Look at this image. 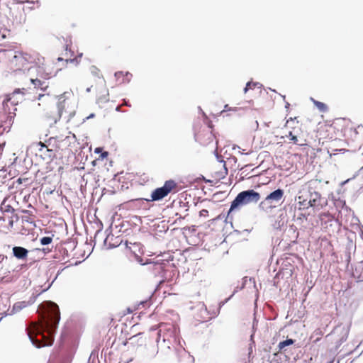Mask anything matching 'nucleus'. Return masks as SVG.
I'll return each mask as SVG.
<instances>
[{"mask_svg":"<svg viewBox=\"0 0 363 363\" xmlns=\"http://www.w3.org/2000/svg\"><path fill=\"white\" fill-rule=\"evenodd\" d=\"M43 116L47 122L50 125L56 123L60 121L62 116L60 112H58L57 110H55L54 108L52 110L45 111Z\"/></svg>","mask_w":363,"mask_h":363,"instance_id":"nucleus-15","label":"nucleus"},{"mask_svg":"<svg viewBox=\"0 0 363 363\" xmlns=\"http://www.w3.org/2000/svg\"><path fill=\"white\" fill-rule=\"evenodd\" d=\"M30 82L34 85L36 89H40L43 91H46L49 87V83L45 81H42L39 79H30Z\"/></svg>","mask_w":363,"mask_h":363,"instance_id":"nucleus-18","label":"nucleus"},{"mask_svg":"<svg viewBox=\"0 0 363 363\" xmlns=\"http://www.w3.org/2000/svg\"><path fill=\"white\" fill-rule=\"evenodd\" d=\"M255 86V84H254V83L252 84L251 82H247L246 84V86L244 89V92L246 93L248 91V89H252V86Z\"/></svg>","mask_w":363,"mask_h":363,"instance_id":"nucleus-30","label":"nucleus"},{"mask_svg":"<svg viewBox=\"0 0 363 363\" xmlns=\"http://www.w3.org/2000/svg\"><path fill=\"white\" fill-rule=\"evenodd\" d=\"M284 190L278 189L271 192L267 197L259 204V208L264 211L274 208L278 206L281 200L284 197Z\"/></svg>","mask_w":363,"mask_h":363,"instance_id":"nucleus-9","label":"nucleus"},{"mask_svg":"<svg viewBox=\"0 0 363 363\" xmlns=\"http://www.w3.org/2000/svg\"><path fill=\"white\" fill-rule=\"evenodd\" d=\"M60 319L58 306L51 301L45 303L43 315V323H31L27 328L28 335L36 347L52 345V333L55 332Z\"/></svg>","mask_w":363,"mask_h":363,"instance_id":"nucleus-1","label":"nucleus"},{"mask_svg":"<svg viewBox=\"0 0 363 363\" xmlns=\"http://www.w3.org/2000/svg\"><path fill=\"white\" fill-rule=\"evenodd\" d=\"M350 125V121L345 118H338L333 121L326 122L318 129L320 138L325 140H340L345 138Z\"/></svg>","mask_w":363,"mask_h":363,"instance_id":"nucleus-3","label":"nucleus"},{"mask_svg":"<svg viewBox=\"0 0 363 363\" xmlns=\"http://www.w3.org/2000/svg\"><path fill=\"white\" fill-rule=\"evenodd\" d=\"M196 140L202 145H208L214 140V136L209 130H203L196 135Z\"/></svg>","mask_w":363,"mask_h":363,"instance_id":"nucleus-13","label":"nucleus"},{"mask_svg":"<svg viewBox=\"0 0 363 363\" xmlns=\"http://www.w3.org/2000/svg\"><path fill=\"white\" fill-rule=\"evenodd\" d=\"M160 330L156 339L151 338L144 333H138L130 340L137 349H140L142 353L147 357H153L157 353L155 342L162 336L164 347L171 350L179 344V329L173 324L162 323L159 325Z\"/></svg>","mask_w":363,"mask_h":363,"instance_id":"nucleus-2","label":"nucleus"},{"mask_svg":"<svg viewBox=\"0 0 363 363\" xmlns=\"http://www.w3.org/2000/svg\"><path fill=\"white\" fill-rule=\"evenodd\" d=\"M21 212L26 215V216L23 217V219L26 221H28L30 220V217L33 216L32 212L28 210H22Z\"/></svg>","mask_w":363,"mask_h":363,"instance_id":"nucleus-27","label":"nucleus"},{"mask_svg":"<svg viewBox=\"0 0 363 363\" xmlns=\"http://www.w3.org/2000/svg\"><path fill=\"white\" fill-rule=\"evenodd\" d=\"M28 55H30V66L31 67H35V69H38V67L43 65V63L46 61L45 58L38 52H34L28 53Z\"/></svg>","mask_w":363,"mask_h":363,"instance_id":"nucleus-14","label":"nucleus"},{"mask_svg":"<svg viewBox=\"0 0 363 363\" xmlns=\"http://www.w3.org/2000/svg\"><path fill=\"white\" fill-rule=\"evenodd\" d=\"M59 69L55 68V63L52 61L46 60L43 65L36 69V72L40 77L49 79L55 76Z\"/></svg>","mask_w":363,"mask_h":363,"instance_id":"nucleus-10","label":"nucleus"},{"mask_svg":"<svg viewBox=\"0 0 363 363\" xmlns=\"http://www.w3.org/2000/svg\"><path fill=\"white\" fill-rule=\"evenodd\" d=\"M130 74L128 72H125L124 74L123 72L119 71L115 73V76L117 78L118 80H120L121 79V82H124L123 77H128Z\"/></svg>","mask_w":363,"mask_h":363,"instance_id":"nucleus-24","label":"nucleus"},{"mask_svg":"<svg viewBox=\"0 0 363 363\" xmlns=\"http://www.w3.org/2000/svg\"><path fill=\"white\" fill-rule=\"evenodd\" d=\"M52 238L51 237H43L40 239V243L43 245H46L52 242Z\"/></svg>","mask_w":363,"mask_h":363,"instance_id":"nucleus-26","label":"nucleus"},{"mask_svg":"<svg viewBox=\"0 0 363 363\" xmlns=\"http://www.w3.org/2000/svg\"><path fill=\"white\" fill-rule=\"evenodd\" d=\"M294 343V340L293 339H287L286 340L281 341L279 343L278 347L279 350H282L285 347L291 345Z\"/></svg>","mask_w":363,"mask_h":363,"instance_id":"nucleus-22","label":"nucleus"},{"mask_svg":"<svg viewBox=\"0 0 363 363\" xmlns=\"http://www.w3.org/2000/svg\"><path fill=\"white\" fill-rule=\"evenodd\" d=\"M178 191V184L172 179L164 182L163 186L155 189L151 194V199H146L147 201H160L166 197L170 193Z\"/></svg>","mask_w":363,"mask_h":363,"instance_id":"nucleus-7","label":"nucleus"},{"mask_svg":"<svg viewBox=\"0 0 363 363\" xmlns=\"http://www.w3.org/2000/svg\"><path fill=\"white\" fill-rule=\"evenodd\" d=\"M27 303L25 301L17 302L13 305V311H18L22 308L26 307Z\"/></svg>","mask_w":363,"mask_h":363,"instance_id":"nucleus-23","label":"nucleus"},{"mask_svg":"<svg viewBox=\"0 0 363 363\" xmlns=\"http://www.w3.org/2000/svg\"><path fill=\"white\" fill-rule=\"evenodd\" d=\"M6 258V256H5L4 255L1 254L0 255V263L2 262Z\"/></svg>","mask_w":363,"mask_h":363,"instance_id":"nucleus-35","label":"nucleus"},{"mask_svg":"<svg viewBox=\"0 0 363 363\" xmlns=\"http://www.w3.org/2000/svg\"><path fill=\"white\" fill-rule=\"evenodd\" d=\"M65 64L67 65L69 63H74L75 65H77L79 64V60L76 57V58H73V59H66L65 60Z\"/></svg>","mask_w":363,"mask_h":363,"instance_id":"nucleus-28","label":"nucleus"},{"mask_svg":"<svg viewBox=\"0 0 363 363\" xmlns=\"http://www.w3.org/2000/svg\"><path fill=\"white\" fill-rule=\"evenodd\" d=\"M71 105V101L69 97L66 96V93L58 96L57 108V110L62 115L63 112L72 113L71 110L69 111Z\"/></svg>","mask_w":363,"mask_h":363,"instance_id":"nucleus-12","label":"nucleus"},{"mask_svg":"<svg viewBox=\"0 0 363 363\" xmlns=\"http://www.w3.org/2000/svg\"><path fill=\"white\" fill-rule=\"evenodd\" d=\"M108 156V152H104L101 155V159H104V158H106Z\"/></svg>","mask_w":363,"mask_h":363,"instance_id":"nucleus-32","label":"nucleus"},{"mask_svg":"<svg viewBox=\"0 0 363 363\" xmlns=\"http://www.w3.org/2000/svg\"><path fill=\"white\" fill-rule=\"evenodd\" d=\"M91 72H94V73H96V74L100 72V71H99V70L96 67H94V66L91 67Z\"/></svg>","mask_w":363,"mask_h":363,"instance_id":"nucleus-33","label":"nucleus"},{"mask_svg":"<svg viewBox=\"0 0 363 363\" xmlns=\"http://www.w3.org/2000/svg\"><path fill=\"white\" fill-rule=\"evenodd\" d=\"M102 148L101 147H96L94 150L95 153H99L101 152Z\"/></svg>","mask_w":363,"mask_h":363,"instance_id":"nucleus-36","label":"nucleus"},{"mask_svg":"<svg viewBox=\"0 0 363 363\" xmlns=\"http://www.w3.org/2000/svg\"><path fill=\"white\" fill-rule=\"evenodd\" d=\"M13 220H11L9 221V225L12 227V226H13Z\"/></svg>","mask_w":363,"mask_h":363,"instance_id":"nucleus-37","label":"nucleus"},{"mask_svg":"<svg viewBox=\"0 0 363 363\" xmlns=\"http://www.w3.org/2000/svg\"><path fill=\"white\" fill-rule=\"evenodd\" d=\"M26 89H16L12 93L6 95L5 99L2 102L3 110L5 114L7 115V119L11 122L16 116L17 110L16 106L23 100V96L18 95L21 93L22 95L25 94Z\"/></svg>","mask_w":363,"mask_h":363,"instance_id":"nucleus-4","label":"nucleus"},{"mask_svg":"<svg viewBox=\"0 0 363 363\" xmlns=\"http://www.w3.org/2000/svg\"><path fill=\"white\" fill-rule=\"evenodd\" d=\"M285 126L290 128L286 137L294 145L303 146L307 145V140L303 135L301 124L296 118H290L286 122Z\"/></svg>","mask_w":363,"mask_h":363,"instance_id":"nucleus-5","label":"nucleus"},{"mask_svg":"<svg viewBox=\"0 0 363 363\" xmlns=\"http://www.w3.org/2000/svg\"><path fill=\"white\" fill-rule=\"evenodd\" d=\"M49 98H50V96L49 94H39L38 97V99L39 101H42L43 99L46 100V99H48Z\"/></svg>","mask_w":363,"mask_h":363,"instance_id":"nucleus-29","label":"nucleus"},{"mask_svg":"<svg viewBox=\"0 0 363 363\" xmlns=\"http://www.w3.org/2000/svg\"><path fill=\"white\" fill-rule=\"evenodd\" d=\"M200 216L206 217L208 216V211L206 209H203L199 212Z\"/></svg>","mask_w":363,"mask_h":363,"instance_id":"nucleus-31","label":"nucleus"},{"mask_svg":"<svg viewBox=\"0 0 363 363\" xmlns=\"http://www.w3.org/2000/svg\"><path fill=\"white\" fill-rule=\"evenodd\" d=\"M30 55L27 52H20L15 55L9 61V68L12 72L26 70L31 68L29 62Z\"/></svg>","mask_w":363,"mask_h":363,"instance_id":"nucleus-8","label":"nucleus"},{"mask_svg":"<svg viewBox=\"0 0 363 363\" xmlns=\"http://www.w3.org/2000/svg\"><path fill=\"white\" fill-rule=\"evenodd\" d=\"M312 101L313 103V104L315 106V107L320 111V112H323V113H325V112H327L328 110V106L323 103V102H320V101H316L313 99H312Z\"/></svg>","mask_w":363,"mask_h":363,"instance_id":"nucleus-20","label":"nucleus"},{"mask_svg":"<svg viewBox=\"0 0 363 363\" xmlns=\"http://www.w3.org/2000/svg\"><path fill=\"white\" fill-rule=\"evenodd\" d=\"M296 199L298 200V204L299 209H308V200L309 199H308V198L306 197L302 194L301 191H300L298 192Z\"/></svg>","mask_w":363,"mask_h":363,"instance_id":"nucleus-17","label":"nucleus"},{"mask_svg":"<svg viewBox=\"0 0 363 363\" xmlns=\"http://www.w3.org/2000/svg\"><path fill=\"white\" fill-rule=\"evenodd\" d=\"M345 138L352 141H363V126L359 125L357 128H353L352 124L350 122V128Z\"/></svg>","mask_w":363,"mask_h":363,"instance_id":"nucleus-11","label":"nucleus"},{"mask_svg":"<svg viewBox=\"0 0 363 363\" xmlns=\"http://www.w3.org/2000/svg\"><path fill=\"white\" fill-rule=\"evenodd\" d=\"M7 199H4L1 204V210L4 212L13 213L14 208L9 204L6 203Z\"/></svg>","mask_w":363,"mask_h":363,"instance_id":"nucleus-21","label":"nucleus"},{"mask_svg":"<svg viewBox=\"0 0 363 363\" xmlns=\"http://www.w3.org/2000/svg\"><path fill=\"white\" fill-rule=\"evenodd\" d=\"M260 199V195L254 190H247L239 193L231 203L228 214L240 206L257 203Z\"/></svg>","mask_w":363,"mask_h":363,"instance_id":"nucleus-6","label":"nucleus"},{"mask_svg":"<svg viewBox=\"0 0 363 363\" xmlns=\"http://www.w3.org/2000/svg\"><path fill=\"white\" fill-rule=\"evenodd\" d=\"M321 195L318 192H313L311 194V198L308 200V208H318L319 206L322 207L320 204L321 201Z\"/></svg>","mask_w":363,"mask_h":363,"instance_id":"nucleus-16","label":"nucleus"},{"mask_svg":"<svg viewBox=\"0 0 363 363\" xmlns=\"http://www.w3.org/2000/svg\"><path fill=\"white\" fill-rule=\"evenodd\" d=\"M38 145H39L40 147L39 148V151H43L44 148H46V151L49 153L48 156L51 157L52 153V150L48 149V147L45 145V143L42 142H39L38 143Z\"/></svg>","mask_w":363,"mask_h":363,"instance_id":"nucleus-25","label":"nucleus"},{"mask_svg":"<svg viewBox=\"0 0 363 363\" xmlns=\"http://www.w3.org/2000/svg\"><path fill=\"white\" fill-rule=\"evenodd\" d=\"M231 110V108L228 106V105H225L224 106V109L223 110V111H230Z\"/></svg>","mask_w":363,"mask_h":363,"instance_id":"nucleus-34","label":"nucleus"},{"mask_svg":"<svg viewBox=\"0 0 363 363\" xmlns=\"http://www.w3.org/2000/svg\"><path fill=\"white\" fill-rule=\"evenodd\" d=\"M13 255L18 259H25L28 256V251L22 247H13Z\"/></svg>","mask_w":363,"mask_h":363,"instance_id":"nucleus-19","label":"nucleus"},{"mask_svg":"<svg viewBox=\"0 0 363 363\" xmlns=\"http://www.w3.org/2000/svg\"><path fill=\"white\" fill-rule=\"evenodd\" d=\"M57 60H58V61H63V59H62V57H58V58H57Z\"/></svg>","mask_w":363,"mask_h":363,"instance_id":"nucleus-38","label":"nucleus"}]
</instances>
